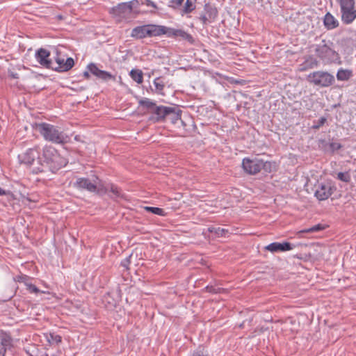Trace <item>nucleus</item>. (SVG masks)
Returning <instances> with one entry per match:
<instances>
[{"instance_id":"20","label":"nucleus","mask_w":356,"mask_h":356,"mask_svg":"<svg viewBox=\"0 0 356 356\" xmlns=\"http://www.w3.org/2000/svg\"><path fill=\"white\" fill-rule=\"evenodd\" d=\"M181 111L177 107L172 106L171 111L169 113L166 120H169L171 123L175 124L179 122L183 124L184 122L181 119Z\"/></svg>"},{"instance_id":"39","label":"nucleus","mask_w":356,"mask_h":356,"mask_svg":"<svg viewBox=\"0 0 356 356\" xmlns=\"http://www.w3.org/2000/svg\"><path fill=\"white\" fill-rule=\"evenodd\" d=\"M330 147L332 151H336L341 148V145L339 143H331Z\"/></svg>"},{"instance_id":"18","label":"nucleus","mask_w":356,"mask_h":356,"mask_svg":"<svg viewBox=\"0 0 356 356\" xmlns=\"http://www.w3.org/2000/svg\"><path fill=\"white\" fill-rule=\"evenodd\" d=\"M131 36L136 39H143L149 37L148 24L138 26L132 29Z\"/></svg>"},{"instance_id":"25","label":"nucleus","mask_w":356,"mask_h":356,"mask_svg":"<svg viewBox=\"0 0 356 356\" xmlns=\"http://www.w3.org/2000/svg\"><path fill=\"white\" fill-rule=\"evenodd\" d=\"M129 75L138 83H141L143 81V74L140 70L133 69L131 70Z\"/></svg>"},{"instance_id":"44","label":"nucleus","mask_w":356,"mask_h":356,"mask_svg":"<svg viewBox=\"0 0 356 356\" xmlns=\"http://www.w3.org/2000/svg\"><path fill=\"white\" fill-rule=\"evenodd\" d=\"M192 356H204L202 353L200 352H195L193 353Z\"/></svg>"},{"instance_id":"36","label":"nucleus","mask_w":356,"mask_h":356,"mask_svg":"<svg viewBox=\"0 0 356 356\" xmlns=\"http://www.w3.org/2000/svg\"><path fill=\"white\" fill-rule=\"evenodd\" d=\"M26 285L27 290H29V292H31V293H38L40 292V290L34 284H26Z\"/></svg>"},{"instance_id":"11","label":"nucleus","mask_w":356,"mask_h":356,"mask_svg":"<svg viewBox=\"0 0 356 356\" xmlns=\"http://www.w3.org/2000/svg\"><path fill=\"white\" fill-rule=\"evenodd\" d=\"M335 190V186L331 182H321L316 186L314 195L320 201L325 200L332 195Z\"/></svg>"},{"instance_id":"14","label":"nucleus","mask_w":356,"mask_h":356,"mask_svg":"<svg viewBox=\"0 0 356 356\" xmlns=\"http://www.w3.org/2000/svg\"><path fill=\"white\" fill-rule=\"evenodd\" d=\"M171 107L156 105L154 109L152 110L153 119L158 122L166 120L169 113L171 111Z\"/></svg>"},{"instance_id":"21","label":"nucleus","mask_w":356,"mask_h":356,"mask_svg":"<svg viewBox=\"0 0 356 356\" xmlns=\"http://www.w3.org/2000/svg\"><path fill=\"white\" fill-rule=\"evenodd\" d=\"M323 23L325 26L329 30L334 29L339 26L338 20L330 13L325 14Z\"/></svg>"},{"instance_id":"23","label":"nucleus","mask_w":356,"mask_h":356,"mask_svg":"<svg viewBox=\"0 0 356 356\" xmlns=\"http://www.w3.org/2000/svg\"><path fill=\"white\" fill-rule=\"evenodd\" d=\"M138 104L140 106L147 109L151 113H152V110H154L156 106L155 102L148 98L140 99Z\"/></svg>"},{"instance_id":"1","label":"nucleus","mask_w":356,"mask_h":356,"mask_svg":"<svg viewBox=\"0 0 356 356\" xmlns=\"http://www.w3.org/2000/svg\"><path fill=\"white\" fill-rule=\"evenodd\" d=\"M314 52L325 65L341 63V57L334 49V44L330 40H322L320 43L315 44Z\"/></svg>"},{"instance_id":"19","label":"nucleus","mask_w":356,"mask_h":356,"mask_svg":"<svg viewBox=\"0 0 356 356\" xmlns=\"http://www.w3.org/2000/svg\"><path fill=\"white\" fill-rule=\"evenodd\" d=\"M149 26V37H157L168 33V28L165 26L148 24Z\"/></svg>"},{"instance_id":"41","label":"nucleus","mask_w":356,"mask_h":356,"mask_svg":"<svg viewBox=\"0 0 356 356\" xmlns=\"http://www.w3.org/2000/svg\"><path fill=\"white\" fill-rule=\"evenodd\" d=\"M309 59L311 60V63L309 64V67L311 68L318 66V62L316 60V59H315L312 57H311Z\"/></svg>"},{"instance_id":"12","label":"nucleus","mask_w":356,"mask_h":356,"mask_svg":"<svg viewBox=\"0 0 356 356\" xmlns=\"http://www.w3.org/2000/svg\"><path fill=\"white\" fill-rule=\"evenodd\" d=\"M88 71L83 72V76L86 79L90 78V73L97 77L98 79L107 81L111 79H115V76L110 72L102 70L97 67L96 64L90 63L87 66Z\"/></svg>"},{"instance_id":"17","label":"nucleus","mask_w":356,"mask_h":356,"mask_svg":"<svg viewBox=\"0 0 356 356\" xmlns=\"http://www.w3.org/2000/svg\"><path fill=\"white\" fill-rule=\"evenodd\" d=\"M167 36L179 38L184 40L188 41L191 44L194 42L193 36L182 29H175L168 27Z\"/></svg>"},{"instance_id":"6","label":"nucleus","mask_w":356,"mask_h":356,"mask_svg":"<svg viewBox=\"0 0 356 356\" xmlns=\"http://www.w3.org/2000/svg\"><path fill=\"white\" fill-rule=\"evenodd\" d=\"M19 159L22 163L31 166L36 163L38 165L33 169L34 173L44 172L42 158L40 156V152L37 147H33L27 149L24 153L19 155Z\"/></svg>"},{"instance_id":"34","label":"nucleus","mask_w":356,"mask_h":356,"mask_svg":"<svg viewBox=\"0 0 356 356\" xmlns=\"http://www.w3.org/2000/svg\"><path fill=\"white\" fill-rule=\"evenodd\" d=\"M327 122V118L325 117H321L316 121H314V124L312 126V129H319L323 124Z\"/></svg>"},{"instance_id":"22","label":"nucleus","mask_w":356,"mask_h":356,"mask_svg":"<svg viewBox=\"0 0 356 356\" xmlns=\"http://www.w3.org/2000/svg\"><path fill=\"white\" fill-rule=\"evenodd\" d=\"M105 186L108 188V192H111V195H110L111 198L116 199V198H124V195L122 191V190L118 188L117 186L109 184Z\"/></svg>"},{"instance_id":"24","label":"nucleus","mask_w":356,"mask_h":356,"mask_svg":"<svg viewBox=\"0 0 356 356\" xmlns=\"http://www.w3.org/2000/svg\"><path fill=\"white\" fill-rule=\"evenodd\" d=\"M353 76V72L350 70L340 68L337 73V79L339 81H348Z\"/></svg>"},{"instance_id":"27","label":"nucleus","mask_w":356,"mask_h":356,"mask_svg":"<svg viewBox=\"0 0 356 356\" xmlns=\"http://www.w3.org/2000/svg\"><path fill=\"white\" fill-rule=\"evenodd\" d=\"M195 6L193 5L191 0H186L185 5L181 10V15L191 13Z\"/></svg>"},{"instance_id":"28","label":"nucleus","mask_w":356,"mask_h":356,"mask_svg":"<svg viewBox=\"0 0 356 356\" xmlns=\"http://www.w3.org/2000/svg\"><path fill=\"white\" fill-rule=\"evenodd\" d=\"M323 229H324V227L322 225L318 224V225L312 226V227H311L309 228L302 229V230L300 231L299 233L300 234H302V233L317 232H319L321 230H323Z\"/></svg>"},{"instance_id":"43","label":"nucleus","mask_w":356,"mask_h":356,"mask_svg":"<svg viewBox=\"0 0 356 356\" xmlns=\"http://www.w3.org/2000/svg\"><path fill=\"white\" fill-rule=\"evenodd\" d=\"M10 76H11L13 78H14V79H18V78H19L18 74H17V73H13V72H12V73L10 74Z\"/></svg>"},{"instance_id":"4","label":"nucleus","mask_w":356,"mask_h":356,"mask_svg":"<svg viewBox=\"0 0 356 356\" xmlns=\"http://www.w3.org/2000/svg\"><path fill=\"white\" fill-rule=\"evenodd\" d=\"M37 129L46 140L51 143L64 144L69 140L68 136L53 124L40 123L37 124Z\"/></svg>"},{"instance_id":"32","label":"nucleus","mask_w":356,"mask_h":356,"mask_svg":"<svg viewBox=\"0 0 356 356\" xmlns=\"http://www.w3.org/2000/svg\"><path fill=\"white\" fill-rule=\"evenodd\" d=\"M9 344V340L6 337H2L0 341V356H4L6 351V346Z\"/></svg>"},{"instance_id":"9","label":"nucleus","mask_w":356,"mask_h":356,"mask_svg":"<svg viewBox=\"0 0 356 356\" xmlns=\"http://www.w3.org/2000/svg\"><path fill=\"white\" fill-rule=\"evenodd\" d=\"M138 5L137 0L120 3L111 8V13L116 17L126 18L132 13L134 8Z\"/></svg>"},{"instance_id":"7","label":"nucleus","mask_w":356,"mask_h":356,"mask_svg":"<svg viewBox=\"0 0 356 356\" xmlns=\"http://www.w3.org/2000/svg\"><path fill=\"white\" fill-rule=\"evenodd\" d=\"M339 6L341 13V19L346 24H351L356 19V9H355V0H336Z\"/></svg>"},{"instance_id":"35","label":"nucleus","mask_w":356,"mask_h":356,"mask_svg":"<svg viewBox=\"0 0 356 356\" xmlns=\"http://www.w3.org/2000/svg\"><path fill=\"white\" fill-rule=\"evenodd\" d=\"M183 1L184 0H170L168 6L175 10L180 8Z\"/></svg>"},{"instance_id":"30","label":"nucleus","mask_w":356,"mask_h":356,"mask_svg":"<svg viewBox=\"0 0 356 356\" xmlns=\"http://www.w3.org/2000/svg\"><path fill=\"white\" fill-rule=\"evenodd\" d=\"M337 178L346 183H348L351 180L350 174L348 172H339L337 173Z\"/></svg>"},{"instance_id":"42","label":"nucleus","mask_w":356,"mask_h":356,"mask_svg":"<svg viewBox=\"0 0 356 356\" xmlns=\"http://www.w3.org/2000/svg\"><path fill=\"white\" fill-rule=\"evenodd\" d=\"M6 194H7L6 191L5 190H3V188H0V196L5 195Z\"/></svg>"},{"instance_id":"5","label":"nucleus","mask_w":356,"mask_h":356,"mask_svg":"<svg viewBox=\"0 0 356 356\" xmlns=\"http://www.w3.org/2000/svg\"><path fill=\"white\" fill-rule=\"evenodd\" d=\"M242 168L249 175H256L264 169L265 172H271L272 163L269 161H264L258 158L250 159L244 158L242 161Z\"/></svg>"},{"instance_id":"29","label":"nucleus","mask_w":356,"mask_h":356,"mask_svg":"<svg viewBox=\"0 0 356 356\" xmlns=\"http://www.w3.org/2000/svg\"><path fill=\"white\" fill-rule=\"evenodd\" d=\"M47 341L51 343H56L58 344L62 341V337L54 333H50L49 336L47 337Z\"/></svg>"},{"instance_id":"33","label":"nucleus","mask_w":356,"mask_h":356,"mask_svg":"<svg viewBox=\"0 0 356 356\" xmlns=\"http://www.w3.org/2000/svg\"><path fill=\"white\" fill-rule=\"evenodd\" d=\"M154 85L156 88V92L158 93H161L164 88L163 81L161 78H156L154 80Z\"/></svg>"},{"instance_id":"31","label":"nucleus","mask_w":356,"mask_h":356,"mask_svg":"<svg viewBox=\"0 0 356 356\" xmlns=\"http://www.w3.org/2000/svg\"><path fill=\"white\" fill-rule=\"evenodd\" d=\"M145 210L161 216H165V211L159 207H145Z\"/></svg>"},{"instance_id":"13","label":"nucleus","mask_w":356,"mask_h":356,"mask_svg":"<svg viewBox=\"0 0 356 356\" xmlns=\"http://www.w3.org/2000/svg\"><path fill=\"white\" fill-rule=\"evenodd\" d=\"M205 14H201L199 19L204 25L215 21L218 16V10L210 3H206L204 7Z\"/></svg>"},{"instance_id":"2","label":"nucleus","mask_w":356,"mask_h":356,"mask_svg":"<svg viewBox=\"0 0 356 356\" xmlns=\"http://www.w3.org/2000/svg\"><path fill=\"white\" fill-rule=\"evenodd\" d=\"M73 186L79 190L87 191L99 195L106 194L108 190L96 175H92L90 177H77Z\"/></svg>"},{"instance_id":"38","label":"nucleus","mask_w":356,"mask_h":356,"mask_svg":"<svg viewBox=\"0 0 356 356\" xmlns=\"http://www.w3.org/2000/svg\"><path fill=\"white\" fill-rule=\"evenodd\" d=\"M206 289L208 292L213 293H218L221 290L220 288H216L213 286H207Z\"/></svg>"},{"instance_id":"26","label":"nucleus","mask_w":356,"mask_h":356,"mask_svg":"<svg viewBox=\"0 0 356 356\" xmlns=\"http://www.w3.org/2000/svg\"><path fill=\"white\" fill-rule=\"evenodd\" d=\"M208 231L210 233L214 234L216 236L220 237L225 236L228 230L221 228V227H210L208 228Z\"/></svg>"},{"instance_id":"37","label":"nucleus","mask_w":356,"mask_h":356,"mask_svg":"<svg viewBox=\"0 0 356 356\" xmlns=\"http://www.w3.org/2000/svg\"><path fill=\"white\" fill-rule=\"evenodd\" d=\"M132 254H130L129 257H126L124 259H123L121 261V266L125 268L126 269H128V266H129L131 263V258Z\"/></svg>"},{"instance_id":"40","label":"nucleus","mask_w":356,"mask_h":356,"mask_svg":"<svg viewBox=\"0 0 356 356\" xmlns=\"http://www.w3.org/2000/svg\"><path fill=\"white\" fill-rule=\"evenodd\" d=\"M142 4H145L147 6H151L154 8H157L156 4L151 0H143Z\"/></svg>"},{"instance_id":"10","label":"nucleus","mask_w":356,"mask_h":356,"mask_svg":"<svg viewBox=\"0 0 356 356\" xmlns=\"http://www.w3.org/2000/svg\"><path fill=\"white\" fill-rule=\"evenodd\" d=\"M74 65V61L72 58H67L65 59L64 57H62L58 53H56V56L54 58V60H51V64L50 66V69L59 72H67Z\"/></svg>"},{"instance_id":"3","label":"nucleus","mask_w":356,"mask_h":356,"mask_svg":"<svg viewBox=\"0 0 356 356\" xmlns=\"http://www.w3.org/2000/svg\"><path fill=\"white\" fill-rule=\"evenodd\" d=\"M42 163L43 168H47L52 172H55L66 165V159L61 156L57 150L51 145H46L42 150Z\"/></svg>"},{"instance_id":"15","label":"nucleus","mask_w":356,"mask_h":356,"mask_svg":"<svg viewBox=\"0 0 356 356\" xmlns=\"http://www.w3.org/2000/svg\"><path fill=\"white\" fill-rule=\"evenodd\" d=\"M50 52L43 48L39 49L35 53V58L37 61L43 67L50 69L51 59L49 58Z\"/></svg>"},{"instance_id":"8","label":"nucleus","mask_w":356,"mask_h":356,"mask_svg":"<svg viewBox=\"0 0 356 356\" xmlns=\"http://www.w3.org/2000/svg\"><path fill=\"white\" fill-rule=\"evenodd\" d=\"M307 81L315 86L328 87L334 81V77L327 72L316 71L307 76Z\"/></svg>"},{"instance_id":"16","label":"nucleus","mask_w":356,"mask_h":356,"mask_svg":"<svg viewBox=\"0 0 356 356\" xmlns=\"http://www.w3.org/2000/svg\"><path fill=\"white\" fill-rule=\"evenodd\" d=\"M293 247L294 245L289 242H274L266 246L265 249L271 252H277L291 250L293 248Z\"/></svg>"}]
</instances>
